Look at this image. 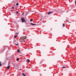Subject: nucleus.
<instances>
[{"mask_svg":"<svg viewBox=\"0 0 76 76\" xmlns=\"http://www.w3.org/2000/svg\"><path fill=\"white\" fill-rule=\"evenodd\" d=\"M16 66L17 67H18V66L17 65H16Z\"/></svg>","mask_w":76,"mask_h":76,"instance_id":"23","label":"nucleus"},{"mask_svg":"<svg viewBox=\"0 0 76 76\" xmlns=\"http://www.w3.org/2000/svg\"><path fill=\"white\" fill-rule=\"evenodd\" d=\"M16 37H17V36H14V37L15 38H16Z\"/></svg>","mask_w":76,"mask_h":76,"instance_id":"15","label":"nucleus"},{"mask_svg":"<svg viewBox=\"0 0 76 76\" xmlns=\"http://www.w3.org/2000/svg\"><path fill=\"white\" fill-rule=\"evenodd\" d=\"M7 60H8L7 58Z\"/></svg>","mask_w":76,"mask_h":76,"instance_id":"27","label":"nucleus"},{"mask_svg":"<svg viewBox=\"0 0 76 76\" xmlns=\"http://www.w3.org/2000/svg\"><path fill=\"white\" fill-rule=\"evenodd\" d=\"M75 4H76V0H75Z\"/></svg>","mask_w":76,"mask_h":76,"instance_id":"20","label":"nucleus"},{"mask_svg":"<svg viewBox=\"0 0 76 76\" xmlns=\"http://www.w3.org/2000/svg\"><path fill=\"white\" fill-rule=\"evenodd\" d=\"M1 62L0 61V66H2L1 64Z\"/></svg>","mask_w":76,"mask_h":76,"instance_id":"12","label":"nucleus"},{"mask_svg":"<svg viewBox=\"0 0 76 76\" xmlns=\"http://www.w3.org/2000/svg\"><path fill=\"white\" fill-rule=\"evenodd\" d=\"M28 13H26V15H25L26 16V15H28Z\"/></svg>","mask_w":76,"mask_h":76,"instance_id":"19","label":"nucleus"},{"mask_svg":"<svg viewBox=\"0 0 76 76\" xmlns=\"http://www.w3.org/2000/svg\"><path fill=\"white\" fill-rule=\"evenodd\" d=\"M10 15H12V14L10 13Z\"/></svg>","mask_w":76,"mask_h":76,"instance_id":"24","label":"nucleus"},{"mask_svg":"<svg viewBox=\"0 0 76 76\" xmlns=\"http://www.w3.org/2000/svg\"><path fill=\"white\" fill-rule=\"evenodd\" d=\"M30 24H31V25H32V26H34V25H36L35 24H34L32 23H30Z\"/></svg>","mask_w":76,"mask_h":76,"instance_id":"4","label":"nucleus"},{"mask_svg":"<svg viewBox=\"0 0 76 76\" xmlns=\"http://www.w3.org/2000/svg\"><path fill=\"white\" fill-rule=\"evenodd\" d=\"M16 34H18V33H16Z\"/></svg>","mask_w":76,"mask_h":76,"instance_id":"26","label":"nucleus"},{"mask_svg":"<svg viewBox=\"0 0 76 76\" xmlns=\"http://www.w3.org/2000/svg\"><path fill=\"white\" fill-rule=\"evenodd\" d=\"M26 61L27 63H29V62H30V60H29V59H27Z\"/></svg>","mask_w":76,"mask_h":76,"instance_id":"5","label":"nucleus"},{"mask_svg":"<svg viewBox=\"0 0 76 76\" xmlns=\"http://www.w3.org/2000/svg\"><path fill=\"white\" fill-rule=\"evenodd\" d=\"M24 14V13H23V14H22V15H23Z\"/></svg>","mask_w":76,"mask_h":76,"instance_id":"21","label":"nucleus"},{"mask_svg":"<svg viewBox=\"0 0 76 76\" xmlns=\"http://www.w3.org/2000/svg\"><path fill=\"white\" fill-rule=\"evenodd\" d=\"M30 21H31V22H32V21H33V19H31L30 20Z\"/></svg>","mask_w":76,"mask_h":76,"instance_id":"9","label":"nucleus"},{"mask_svg":"<svg viewBox=\"0 0 76 76\" xmlns=\"http://www.w3.org/2000/svg\"><path fill=\"white\" fill-rule=\"evenodd\" d=\"M16 6H18L19 5V4L18 3H17L16 4Z\"/></svg>","mask_w":76,"mask_h":76,"instance_id":"10","label":"nucleus"},{"mask_svg":"<svg viewBox=\"0 0 76 76\" xmlns=\"http://www.w3.org/2000/svg\"><path fill=\"white\" fill-rule=\"evenodd\" d=\"M17 51L18 53H20V50H19V49H18L17 50Z\"/></svg>","mask_w":76,"mask_h":76,"instance_id":"8","label":"nucleus"},{"mask_svg":"<svg viewBox=\"0 0 76 76\" xmlns=\"http://www.w3.org/2000/svg\"><path fill=\"white\" fill-rule=\"evenodd\" d=\"M21 20L23 23V22H25V20L23 17H22L21 18Z\"/></svg>","mask_w":76,"mask_h":76,"instance_id":"1","label":"nucleus"},{"mask_svg":"<svg viewBox=\"0 0 76 76\" xmlns=\"http://www.w3.org/2000/svg\"><path fill=\"white\" fill-rule=\"evenodd\" d=\"M53 13V11L49 12L48 13V15H50V14H51V13Z\"/></svg>","mask_w":76,"mask_h":76,"instance_id":"2","label":"nucleus"},{"mask_svg":"<svg viewBox=\"0 0 76 76\" xmlns=\"http://www.w3.org/2000/svg\"><path fill=\"white\" fill-rule=\"evenodd\" d=\"M75 33H76V32H75Z\"/></svg>","mask_w":76,"mask_h":76,"instance_id":"28","label":"nucleus"},{"mask_svg":"<svg viewBox=\"0 0 76 76\" xmlns=\"http://www.w3.org/2000/svg\"><path fill=\"white\" fill-rule=\"evenodd\" d=\"M22 42H25V40L23 39V41H22Z\"/></svg>","mask_w":76,"mask_h":76,"instance_id":"13","label":"nucleus"},{"mask_svg":"<svg viewBox=\"0 0 76 76\" xmlns=\"http://www.w3.org/2000/svg\"><path fill=\"white\" fill-rule=\"evenodd\" d=\"M64 26H65V25H64V24H63V27H64Z\"/></svg>","mask_w":76,"mask_h":76,"instance_id":"17","label":"nucleus"},{"mask_svg":"<svg viewBox=\"0 0 76 76\" xmlns=\"http://www.w3.org/2000/svg\"><path fill=\"white\" fill-rule=\"evenodd\" d=\"M22 75H23V76H26V75L25 74V73H22Z\"/></svg>","mask_w":76,"mask_h":76,"instance_id":"7","label":"nucleus"},{"mask_svg":"<svg viewBox=\"0 0 76 76\" xmlns=\"http://www.w3.org/2000/svg\"><path fill=\"white\" fill-rule=\"evenodd\" d=\"M17 42L16 41V40H14V43L16 45H18V44H16V43Z\"/></svg>","mask_w":76,"mask_h":76,"instance_id":"3","label":"nucleus"},{"mask_svg":"<svg viewBox=\"0 0 76 76\" xmlns=\"http://www.w3.org/2000/svg\"><path fill=\"white\" fill-rule=\"evenodd\" d=\"M24 38V39H26V37H25Z\"/></svg>","mask_w":76,"mask_h":76,"instance_id":"22","label":"nucleus"},{"mask_svg":"<svg viewBox=\"0 0 76 76\" xmlns=\"http://www.w3.org/2000/svg\"><path fill=\"white\" fill-rule=\"evenodd\" d=\"M11 9H14V7H12L11 8Z\"/></svg>","mask_w":76,"mask_h":76,"instance_id":"18","label":"nucleus"},{"mask_svg":"<svg viewBox=\"0 0 76 76\" xmlns=\"http://www.w3.org/2000/svg\"><path fill=\"white\" fill-rule=\"evenodd\" d=\"M16 60H17V61H19V58H17Z\"/></svg>","mask_w":76,"mask_h":76,"instance_id":"11","label":"nucleus"},{"mask_svg":"<svg viewBox=\"0 0 76 76\" xmlns=\"http://www.w3.org/2000/svg\"><path fill=\"white\" fill-rule=\"evenodd\" d=\"M10 68V65H9L8 66H7L6 69H9Z\"/></svg>","mask_w":76,"mask_h":76,"instance_id":"6","label":"nucleus"},{"mask_svg":"<svg viewBox=\"0 0 76 76\" xmlns=\"http://www.w3.org/2000/svg\"><path fill=\"white\" fill-rule=\"evenodd\" d=\"M62 68H63V69H65V67L64 66H63Z\"/></svg>","mask_w":76,"mask_h":76,"instance_id":"14","label":"nucleus"},{"mask_svg":"<svg viewBox=\"0 0 76 76\" xmlns=\"http://www.w3.org/2000/svg\"><path fill=\"white\" fill-rule=\"evenodd\" d=\"M17 76H18V75H17Z\"/></svg>","mask_w":76,"mask_h":76,"instance_id":"25","label":"nucleus"},{"mask_svg":"<svg viewBox=\"0 0 76 76\" xmlns=\"http://www.w3.org/2000/svg\"><path fill=\"white\" fill-rule=\"evenodd\" d=\"M16 13H18L19 12L18 11H16Z\"/></svg>","mask_w":76,"mask_h":76,"instance_id":"16","label":"nucleus"}]
</instances>
